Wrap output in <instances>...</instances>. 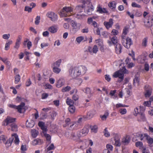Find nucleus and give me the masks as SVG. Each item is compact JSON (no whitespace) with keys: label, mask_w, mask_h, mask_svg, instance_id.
I'll return each mask as SVG.
<instances>
[{"label":"nucleus","mask_w":153,"mask_h":153,"mask_svg":"<svg viewBox=\"0 0 153 153\" xmlns=\"http://www.w3.org/2000/svg\"><path fill=\"white\" fill-rule=\"evenodd\" d=\"M87 68L83 66L71 67L69 70L70 76L73 78L84 75L86 72Z\"/></svg>","instance_id":"1"},{"label":"nucleus","mask_w":153,"mask_h":153,"mask_svg":"<svg viewBox=\"0 0 153 153\" xmlns=\"http://www.w3.org/2000/svg\"><path fill=\"white\" fill-rule=\"evenodd\" d=\"M127 71L125 67H123L120 71H117L114 73L113 76L114 78L119 77L120 79L118 81L121 82L124 79V74L127 73Z\"/></svg>","instance_id":"2"},{"label":"nucleus","mask_w":153,"mask_h":153,"mask_svg":"<svg viewBox=\"0 0 153 153\" xmlns=\"http://www.w3.org/2000/svg\"><path fill=\"white\" fill-rule=\"evenodd\" d=\"M141 140L146 139L150 147L153 146V138L151 137L146 134H138L136 135Z\"/></svg>","instance_id":"3"},{"label":"nucleus","mask_w":153,"mask_h":153,"mask_svg":"<svg viewBox=\"0 0 153 153\" xmlns=\"http://www.w3.org/2000/svg\"><path fill=\"white\" fill-rule=\"evenodd\" d=\"M71 26L72 27L71 33L73 34H75L80 28L81 24L79 23H77L76 21L72 20L71 22Z\"/></svg>","instance_id":"4"},{"label":"nucleus","mask_w":153,"mask_h":153,"mask_svg":"<svg viewBox=\"0 0 153 153\" xmlns=\"http://www.w3.org/2000/svg\"><path fill=\"white\" fill-rule=\"evenodd\" d=\"M122 43L123 45L126 48H129L130 46L132 45L133 43L131 39L129 37H127L126 39L124 38L123 35L122 36Z\"/></svg>","instance_id":"5"},{"label":"nucleus","mask_w":153,"mask_h":153,"mask_svg":"<svg viewBox=\"0 0 153 153\" xmlns=\"http://www.w3.org/2000/svg\"><path fill=\"white\" fill-rule=\"evenodd\" d=\"M86 2H88L86 4H89V5L87 8L84 9V12L88 15H90L93 14L94 7L91 4H90V0H87Z\"/></svg>","instance_id":"6"},{"label":"nucleus","mask_w":153,"mask_h":153,"mask_svg":"<svg viewBox=\"0 0 153 153\" xmlns=\"http://www.w3.org/2000/svg\"><path fill=\"white\" fill-rule=\"evenodd\" d=\"M72 11V9L71 7H64L61 11L62 16L67 17L70 16V13Z\"/></svg>","instance_id":"7"},{"label":"nucleus","mask_w":153,"mask_h":153,"mask_svg":"<svg viewBox=\"0 0 153 153\" xmlns=\"http://www.w3.org/2000/svg\"><path fill=\"white\" fill-rule=\"evenodd\" d=\"M16 120V118H13L9 116H7V118L4 120L2 125L4 126H7L10 125V124L13 123Z\"/></svg>","instance_id":"8"},{"label":"nucleus","mask_w":153,"mask_h":153,"mask_svg":"<svg viewBox=\"0 0 153 153\" xmlns=\"http://www.w3.org/2000/svg\"><path fill=\"white\" fill-rule=\"evenodd\" d=\"M47 16L50 19L51 21L53 22H55L57 21L58 16L57 14L54 13L49 11L47 14Z\"/></svg>","instance_id":"9"},{"label":"nucleus","mask_w":153,"mask_h":153,"mask_svg":"<svg viewBox=\"0 0 153 153\" xmlns=\"http://www.w3.org/2000/svg\"><path fill=\"white\" fill-rule=\"evenodd\" d=\"M25 105V103L22 102L18 106H16L13 105H10L9 106L11 108L16 109H17L18 112L20 113H22V111L24 109Z\"/></svg>","instance_id":"10"},{"label":"nucleus","mask_w":153,"mask_h":153,"mask_svg":"<svg viewBox=\"0 0 153 153\" xmlns=\"http://www.w3.org/2000/svg\"><path fill=\"white\" fill-rule=\"evenodd\" d=\"M118 39L117 37L114 36L112 37H110V40H108L107 42L110 46H111L112 45H115L118 44Z\"/></svg>","instance_id":"11"},{"label":"nucleus","mask_w":153,"mask_h":153,"mask_svg":"<svg viewBox=\"0 0 153 153\" xmlns=\"http://www.w3.org/2000/svg\"><path fill=\"white\" fill-rule=\"evenodd\" d=\"M88 2H86L84 1H82L83 4L82 5H80L77 6L75 9V10L76 13H81L82 12L83 9L85 7V4Z\"/></svg>","instance_id":"12"},{"label":"nucleus","mask_w":153,"mask_h":153,"mask_svg":"<svg viewBox=\"0 0 153 153\" xmlns=\"http://www.w3.org/2000/svg\"><path fill=\"white\" fill-rule=\"evenodd\" d=\"M145 26L148 27H152L153 25V16H150L148 17L146 21L144 22Z\"/></svg>","instance_id":"13"},{"label":"nucleus","mask_w":153,"mask_h":153,"mask_svg":"<svg viewBox=\"0 0 153 153\" xmlns=\"http://www.w3.org/2000/svg\"><path fill=\"white\" fill-rule=\"evenodd\" d=\"M144 88L146 91L145 96L146 97H149L151 95L152 88L148 85H145Z\"/></svg>","instance_id":"14"},{"label":"nucleus","mask_w":153,"mask_h":153,"mask_svg":"<svg viewBox=\"0 0 153 153\" xmlns=\"http://www.w3.org/2000/svg\"><path fill=\"white\" fill-rule=\"evenodd\" d=\"M98 50V48L96 45H94L93 48H92L89 46L88 48V51H89L91 54H92L93 53H96Z\"/></svg>","instance_id":"15"},{"label":"nucleus","mask_w":153,"mask_h":153,"mask_svg":"<svg viewBox=\"0 0 153 153\" xmlns=\"http://www.w3.org/2000/svg\"><path fill=\"white\" fill-rule=\"evenodd\" d=\"M81 127L80 124H78L76 121L72 123L70 125V128L71 129H77Z\"/></svg>","instance_id":"16"},{"label":"nucleus","mask_w":153,"mask_h":153,"mask_svg":"<svg viewBox=\"0 0 153 153\" xmlns=\"http://www.w3.org/2000/svg\"><path fill=\"white\" fill-rule=\"evenodd\" d=\"M65 81L63 78H60L59 79L56 83V86L57 88L61 87L63 85L65 84Z\"/></svg>","instance_id":"17"},{"label":"nucleus","mask_w":153,"mask_h":153,"mask_svg":"<svg viewBox=\"0 0 153 153\" xmlns=\"http://www.w3.org/2000/svg\"><path fill=\"white\" fill-rule=\"evenodd\" d=\"M113 24V20L112 19H110L109 22H104V24L107 29L111 27Z\"/></svg>","instance_id":"18"},{"label":"nucleus","mask_w":153,"mask_h":153,"mask_svg":"<svg viewBox=\"0 0 153 153\" xmlns=\"http://www.w3.org/2000/svg\"><path fill=\"white\" fill-rule=\"evenodd\" d=\"M122 47L120 44H116L115 47V52L117 54H119L121 52Z\"/></svg>","instance_id":"19"},{"label":"nucleus","mask_w":153,"mask_h":153,"mask_svg":"<svg viewBox=\"0 0 153 153\" xmlns=\"http://www.w3.org/2000/svg\"><path fill=\"white\" fill-rule=\"evenodd\" d=\"M26 124L27 127L31 128L34 126L35 122L32 120H30L29 122H28V120H27L26 122Z\"/></svg>","instance_id":"20"},{"label":"nucleus","mask_w":153,"mask_h":153,"mask_svg":"<svg viewBox=\"0 0 153 153\" xmlns=\"http://www.w3.org/2000/svg\"><path fill=\"white\" fill-rule=\"evenodd\" d=\"M83 42H84L87 41V37H86L84 38L83 36H80L76 38V41L79 44L82 42V41H83Z\"/></svg>","instance_id":"21"},{"label":"nucleus","mask_w":153,"mask_h":153,"mask_svg":"<svg viewBox=\"0 0 153 153\" xmlns=\"http://www.w3.org/2000/svg\"><path fill=\"white\" fill-rule=\"evenodd\" d=\"M12 137H14V142L16 145H18L19 142L18 136L16 134H14L12 135Z\"/></svg>","instance_id":"22"},{"label":"nucleus","mask_w":153,"mask_h":153,"mask_svg":"<svg viewBox=\"0 0 153 153\" xmlns=\"http://www.w3.org/2000/svg\"><path fill=\"white\" fill-rule=\"evenodd\" d=\"M61 62V59L58 60L52 64L51 67L52 68H59L60 66Z\"/></svg>","instance_id":"23"},{"label":"nucleus","mask_w":153,"mask_h":153,"mask_svg":"<svg viewBox=\"0 0 153 153\" xmlns=\"http://www.w3.org/2000/svg\"><path fill=\"white\" fill-rule=\"evenodd\" d=\"M97 11L100 13H106L108 12L105 8H102L100 5L97 7Z\"/></svg>","instance_id":"24"},{"label":"nucleus","mask_w":153,"mask_h":153,"mask_svg":"<svg viewBox=\"0 0 153 153\" xmlns=\"http://www.w3.org/2000/svg\"><path fill=\"white\" fill-rule=\"evenodd\" d=\"M48 30L52 33H55L57 30V27L55 25L52 26L49 28Z\"/></svg>","instance_id":"25"},{"label":"nucleus","mask_w":153,"mask_h":153,"mask_svg":"<svg viewBox=\"0 0 153 153\" xmlns=\"http://www.w3.org/2000/svg\"><path fill=\"white\" fill-rule=\"evenodd\" d=\"M130 138L129 136H127L125 137H124L122 139V143L124 145H128L129 143Z\"/></svg>","instance_id":"26"},{"label":"nucleus","mask_w":153,"mask_h":153,"mask_svg":"<svg viewBox=\"0 0 153 153\" xmlns=\"http://www.w3.org/2000/svg\"><path fill=\"white\" fill-rule=\"evenodd\" d=\"M95 114V111L94 110L89 111L87 114L88 117L90 119L92 118Z\"/></svg>","instance_id":"27"},{"label":"nucleus","mask_w":153,"mask_h":153,"mask_svg":"<svg viewBox=\"0 0 153 153\" xmlns=\"http://www.w3.org/2000/svg\"><path fill=\"white\" fill-rule=\"evenodd\" d=\"M14 138L13 137H11L8 139L4 143L7 145V146H9L11 145L12 142L14 140Z\"/></svg>","instance_id":"28"},{"label":"nucleus","mask_w":153,"mask_h":153,"mask_svg":"<svg viewBox=\"0 0 153 153\" xmlns=\"http://www.w3.org/2000/svg\"><path fill=\"white\" fill-rule=\"evenodd\" d=\"M146 120V118L144 114L143 113H141L140 114V118L138 119L139 121H145Z\"/></svg>","instance_id":"29"},{"label":"nucleus","mask_w":153,"mask_h":153,"mask_svg":"<svg viewBox=\"0 0 153 153\" xmlns=\"http://www.w3.org/2000/svg\"><path fill=\"white\" fill-rule=\"evenodd\" d=\"M41 140L39 139H34L32 142L33 145L35 146L41 144L42 143Z\"/></svg>","instance_id":"30"},{"label":"nucleus","mask_w":153,"mask_h":153,"mask_svg":"<svg viewBox=\"0 0 153 153\" xmlns=\"http://www.w3.org/2000/svg\"><path fill=\"white\" fill-rule=\"evenodd\" d=\"M11 127L12 131H18V127L16 124L13 123L10 125Z\"/></svg>","instance_id":"31"},{"label":"nucleus","mask_w":153,"mask_h":153,"mask_svg":"<svg viewBox=\"0 0 153 153\" xmlns=\"http://www.w3.org/2000/svg\"><path fill=\"white\" fill-rule=\"evenodd\" d=\"M116 4L115 1L110 2L108 4V6L111 9L114 10L116 7Z\"/></svg>","instance_id":"32"},{"label":"nucleus","mask_w":153,"mask_h":153,"mask_svg":"<svg viewBox=\"0 0 153 153\" xmlns=\"http://www.w3.org/2000/svg\"><path fill=\"white\" fill-rule=\"evenodd\" d=\"M70 138L74 140H76L78 139L76 133L73 132H72L71 134Z\"/></svg>","instance_id":"33"},{"label":"nucleus","mask_w":153,"mask_h":153,"mask_svg":"<svg viewBox=\"0 0 153 153\" xmlns=\"http://www.w3.org/2000/svg\"><path fill=\"white\" fill-rule=\"evenodd\" d=\"M44 136L46 138L47 140L49 142V143H51V135L48 134L46 133L45 132H43Z\"/></svg>","instance_id":"34"},{"label":"nucleus","mask_w":153,"mask_h":153,"mask_svg":"<svg viewBox=\"0 0 153 153\" xmlns=\"http://www.w3.org/2000/svg\"><path fill=\"white\" fill-rule=\"evenodd\" d=\"M90 128L92 132L94 133H96L97 132V126H90Z\"/></svg>","instance_id":"35"},{"label":"nucleus","mask_w":153,"mask_h":153,"mask_svg":"<svg viewBox=\"0 0 153 153\" xmlns=\"http://www.w3.org/2000/svg\"><path fill=\"white\" fill-rule=\"evenodd\" d=\"M75 108L73 105H70L68 107V110L71 113H73L75 111Z\"/></svg>","instance_id":"36"},{"label":"nucleus","mask_w":153,"mask_h":153,"mask_svg":"<svg viewBox=\"0 0 153 153\" xmlns=\"http://www.w3.org/2000/svg\"><path fill=\"white\" fill-rule=\"evenodd\" d=\"M77 13L76 14H75V17L78 19L81 20L85 16V15L83 14H80Z\"/></svg>","instance_id":"37"},{"label":"nucleus","mask_w":153,"mask_h":153,"mask_svg":"<svg viewBox=\"0 0 153 153\" xmlns=\"http://www.w3.org/2000/svg\"><path fill=\"white\" fill-rule=\"evenodd\" d=\"M86 94L89 95L90 97L92 95V93L90 89L89 88H86L85 89V91H84Z\"/></svg>","instance_id":"38"},{"label":"nucleus","mask_w":153,"mask_h":153,"mask_svg":"<svg viewBox=\"0 0 153 153\" xmlns=\"http://www.w3.org/2000/svg\"><path fill=\"white\" fill-rule=\"evenodd\" d=\"M89 131V130L88 128L84 127L82 130V134L86 135Z\"/></svg>","instance_id":"39"},{"label":"nucleus","mask_w":153,"mask_h":153,"mask_svg":"<svg viewBox=\"0 0 153 153\" xmlns=\"http://www.w3.org/2000/svg\"><path fill=\"white\" fill-rule=\"evenodd\" d=\"M71 89V87L68 86L66 87L63 88L62 89V92H65L69 91Z\"/></svg>","instance_id":"40"},{"label":"nucleus","mask_w":153,"mask_h":153,"mask_svg":"<svg viewBox=\"0 0 153 153\" xmlns=\"http://www.w3.org/2000/svg\"><path fill=\"white\" fill-rule=\"evenodd\" d=\"M96 42L98 45L100 46H103V41L102 40L100 39H98L96 40Z\"/></svg>","instance_id":"41"},{"label":"nucleus","mask_w":153,"mask_h":153,"mask_svg":"<svg viewBox=\"0 0 153 153\" xmlns=\"http://www.w3.org/2000/svg\"><path fill=\"white\" fill-rule=\"evenodd\" d=\"M53 71V72L56 74H59L61 71V69L59 68H52Z\"/></svg>","instance_id":"42"},{"label":"nucleus","mask_w":153,"mask_h":153,"mask_svg":"<svg viewBox=\"0 0 153 153\" xmlns=\"http://www.w3.org/2000/svg\"><path fill=\"white\" fill-rule=\"evenodd\" d=\"M128 32V28L126 27H125L123 30V34L122 36L123 35L124 38L125 37V36L127 34V33Z\"/></svg>","instance_id":"43"},{"label":"nucleus","mask_w":153,"mask_h":153,"mask_svg":"<svg viewBox=\"0 0 153 153\" xmlns=\"http://www.w3.org/2000/svg\"><path fill=\"white\" fill-rule=\"evenodd\" d=\"M38 131L35 129L32 130L31 131V133L32 136L35 138L37 135Z\"/></svg>","instance_id":"44"},{"label":"nucleus","mask_w":153,"mask_h":153,"mask_svg":"<svg viewBox=\"0 0 153 153\" xmlns=\"http://www.w3.org/2000/svg\"><path fill=\"white\" fill-rule=\"evenodd\" d=\"M13 42L12 41H10L8 42H7L6 44L5 45V49L6 50H7L8 49L9 47L10 46V45L12 44Z\"/></svg>","instance_id":"45"},{"label":"nucleus","mask_w":153,"mask_h":153,"mask_svg":"<svg viewBox=\"0 0 153 153\" xmlns=\"http://www.w3.org/2000/svg\"><path fill=\"white\" fill-rule=\"evenodd\" d=\"M15 83H17L20 80V76L19 74H17L15 76Z\"/></svg>","instance_id":"46"},{"label":"nucleus","mask_w":153,"mask_h":153,"mask_svg":"<svg viewBox=\"0 0 153 153\" xmlns=\"http://www.w3.org/2000/svg\"><path fill=\"white\" fill-rule=\"evenodd\" d=\"M104 135L106 137H109L110 136V134L108 131L107 128H106L104 131Z\"/></svg>","instance_id":"47"},{"label":"nucleus","mask_w":153,"mask_h":153,"mask_svg":"<svg viewBox=\"0 0 153 153\" xmlns=\"http://www.w3.org/2000/svg\"><path fill=\"white\" fill-rule=\"evenodd\" d=\"M115 142L114 143V145L117 146H120L121 145V143L120 142V140L119 139L117 140L116 139H114Z\"/></svg>","instance_id":"48"},{"label":"nucleus","mask_w":153,"mask_h":153,"mask_svg":"<svg viewBox=\"0 0 153 153\" xmlns=\"http://www.w3.org/2000/svg\"><path fill=\"white\" fill-rule=\"evenodd\" d=\"M66 103L68 105H73V101L69 99L68 98H67V99Z\"/></svg>","instance_id":"49"},{"label":"nucleus","mask_w":153,"mask_h":153,"mask_svg":"<svg viewBox=\"0 0 153 153\" xmlns=\"http://www.w3.org/2000/svg\"><path fill=\"white\" fill-rule=\"evenodd\" d=\"M32 9V8L28 6H26L25 7L24 10L25 11L30 13L31 12Z\"/></svg>","instance_id":"50"},{"label":"nucleus","mask_w":153,"mask_h":153,"mask_svg":"<svg viewBox=\"0 0 153 153\" xmlns=\"http://www.w3.org/2000/svg\"><path fill=\"white\" fill-rule=\"evenodd\" d=\"M40 17L39 16H37L35 19V24L36 25H38L39 24L40 20Z\"/></svg>","instance_id":"51"},{"label":"nucleus","mask_w":153,"mask_h":153,"mask_svg":"<svg viewBox=\"0 0 153 153\" xmlns=\"http://www.w3.org/2000/svg\"><path fill=\"white\" fill-rule=\"evenodd\" d=\"M135 146L137 147H141L143 146V143L141 142L138 141L135 143Z\"/></svg>","instance_id":"52"},{"label":"nucleus","mask_w":153,"mask_h":153,"mask_svg":"<svg viewBox=\"0 0 153 153\" xmlns=\"http://www.w3.org/2000/svg\"><path fill=\"white\" fill-rule=\"evenodd\" d=\"M131 6L133 7H136L137 8L141 7L140 5L137 4L135 2H133L131 4Z\"/></svg>","instance_id":"53"},{"label":"nucleus","mask_w":153,"mask_h":153,"mask_svg":"<svg viewBox=\"0 0 153 153\" xmlns=\"http://www.w3.org/2000/svg\"><path fill=\"white\" fill-rule=\"evenodd\" d=\"M119 112L122 114H124L126 113V108L121 109L119 110Z\"/></svg>","instance_id":"54"},{"label":"nucleus","mask_w":153,"mask_h":153,"mask_svg":"<svg viewBox=\"0 0 153 153\" xmlns=\"http://www.w3.org/2000/svg\"><path fill=\"white\" fill-rule=\"evenodd\" d=\"M147 42V39L146 38H144L143 40L142 43V45L143 46L146 47V43Z\"/></svg>","instance_id":"55"},{"label":"nucleus","mask_w":153,"mask_h":153,"mask_svg":"<svg viewBox=\"0 0 153 153\" xmlns=\"http://www.w3.org/2000/svg\"><path fill=\"white\" fill-rule=\"evenodd\" d=\"M106 147L107 148L106 149H108V150H109V151H111L113 150V147L112 146L109 144H107L106 145Z\"/></svg>","instance_id":"56"},{"label":"nucleus","mask_w":153,"mask_h":153,"mask_svg":"<svg viewBox=\"0 0 153 153\" xmlns=\"http://www.w3.org/2000/svg\"><path fill=\"white\" fill-rule=\"evenodd\" d=\"M151 104L150 101H147L144 102L143 103V105L145 106H147L149 107L150 106Z\"/></svg>","instance_id":"57"},{"label":"nucleus","mask_w":153,"mask_h":153,"mask_svg":"<svg viewBox=\"0 0 153 153\" xmlns=\"http://www.w3.org/2000/svg\"><path fill=\"white\" fill-rule=\"evenodd\" d=\"M139 79L138 77L135 76V78L133 80L134 83H139Z\"/></svg>","instance_id":"58"},{"label":"nucleus","mask_w":153,"mask_h":153,"mask_svg":"<svg viewBox=\"0 0 153 153\" xmlns=\"http://www.w3.org/2000/svg\"><path fill=\"white\" fill-rule=\"evenodd\" d=\"M10 36L9 34H4L3 35V38L4 39H7L9 38Z\"/></svg>","instance_id":"59"},{"label":"nucleus","mask_w":153,"mask_h":153,"mask_svg":"<svg viewBox=\"0 0 153 153\" xmlns=\"http://www.w3.org/2000/svg\"><path fill=\"white\" fill-rule=\"evenodd\" d=\"M54 147L53 144L52 143L51 145L48 148L47 150L48 151L53 150L54 149Z\"/></svg>","instance_id":"60"},{"label":"nucleus","mask_w":153,"mask_h":153,"mask_svg":"<svg viewBox=\"0 0 153 153\" xmlns=\"http://www.w3.org/2000/svg\"><path fill=\"white\" fill-rule=\"evenodd\" d=\"M94 31H96V33L97 34V35H100V30L98 28H97V27L94 28Z\"/></svg>","instance_id":"61"},{"label":"nucleus","mask_w":153,"mask_h":153,"mask_svg":"<svg viewBox=\"0 0 153 153\" xmlns=\"http://www.w3.org/2000/svg\"><path fill=\"white\" fill-rule=\"evenodd\" d=\"M105 78L106 80L107 81L109 82L111 80L110 77L109 75L106 74L105 76Z\"/></svg>","instance_id":"62"},{"label":"nucleus","mask_w":153,"mask_h":153,"mask_svg":"<svg viewBox=\"0 0 153 153\" xmlns=\"http://www.w3.org/2000/svg\"><path fill=\"white\" fill-rule=\"evenodd\" d=\"M92 18L91 17L89 18L88 19L87 23L89 24H91L93 22Z\"/></svg>","instance_id":"63"},{"label":"nucleus","mask_w":153,"mask_h":153,"mask_svg":"<svg viewBox=\"0 0 153 153\" xmlns=\"http://www.w3.org/2000/svg\"><path fill=\"white\" fill-rule=\"evenodd\" d=\"M0 140H2L4 143L6 141V138L4 135H1L0 136Z\"/></svg>","instance_id":"64"}]
</instances>
